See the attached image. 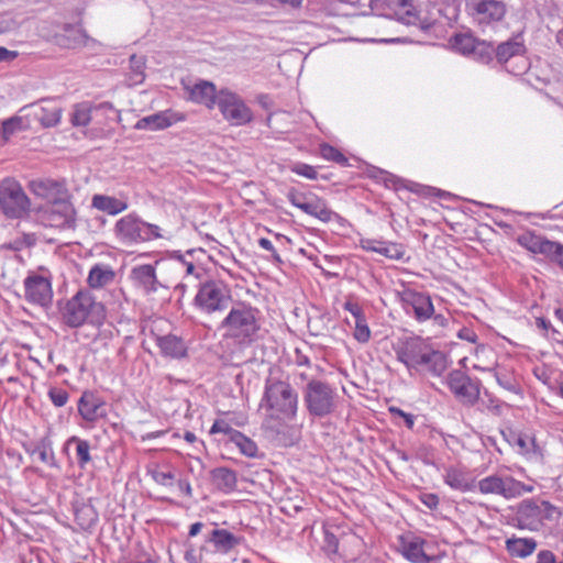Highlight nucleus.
Masks as SVG:
<instances>
[{"label":"nucleus","instance_id":"obj_15","mask_svg":"<svg viewBox=\"0 0 563 563\" xmlns=\"http://www.w3.org/2000/svg\"><path fill=\"white\" fill-rule=\"evenodd\" d=\"M468 8L479 24L500 21L506 13V4L498 0H471Z\"/></svg>","mask_w":563,"mask_h":563},{"label":"nucleus","instance_id":"obj_40","mask_svg":"<svg viewBox=\"0 0 563 563\" xmlns=\"http://www.w3.org/2000/svg\"><path fill=\"white\" fill-rule=\"evenodd\" d=\"M477 40L478 38L468 33L456 34L452 37L451 45L456 52L471 56Z\"/></svg>","mask_w":563,"mask_h":563},{"label":"nucleus","instance_id":"obj_4","mask_svg":"<svg viewBox=\"0 0 563 563\" xmlns=\"http://www.w3.org/2000/svg\"><path fill=\"white\" fill-rule=\"evenodd\" d=\"M338 394L329 383L311 379L303 389V401L310 416L323 418L336 408Z\"/></svg>","mask_w":563,"mask_h":563},{"label":"nucleus","instance_id":"obj_59","mask_svg":"<svg viewBox=\"0 0 563 563\" xmlns=\"http://www.w3.org/2000/svg\"><path fill=\"white\" fill-rule=\"evenodd\" d=\"M420 501L429 509H435L439 505V497L435 494H422Z\"/></svg>","mask_w":563,"mask_h":563},{"label":"nucleus","instance_id":"obj_61","mask_svg":"<svg viewBox=\"0 0 563 563\" xmlns=\"http://www.w3.org/2000/svg\"><path fill=\"white\" fill-rule=\"evenodd\" d=\"M555 555L549 550H543L538 553L537 563H554Z\"/></svg>","mask_w":563,"mask_h":563},{"label":"nucleus","instance_id":"obj_42","mask_svg":"<svg viewBox=\"0 0 563 563\" xmlns=\"http://www.w3.org/2000/svg\"><path fill=\"white\" fill-rule=\"evenodd\" d=\"M495 52H496V49L492 45V43L477 40L471 57H473L474 59H476L481 63L487 64L493 59Z\"/></svg>","mask_w":563,"mask_h":563},{"label":"nucleus","instance_id":"obj_24","mask_svg":"<svg viewBox=\"0 0 563 563\" xmlns=\"http://www.w3.org/2000/svg\"><path fill=\"white\" fill-rule=\"evenodd\" d=\"M423 543L419 537H401L400 552L412 563H430L431 559L424 553Z\"/></svg>","mask_w":563,"mask_h":563},{"label":"nucleus","instance_id":"obj_57","mask_svg":"<svg viewBox=\"0 0 563 563\" xmlns=\"http://www.w3.org/2000/svg\"><path fill=\"white\" fill-rule=\"evenodd\" d=\"M550 261L554 262L563 269V245L561 243L555 242Z\"/></svg>","mask_w":563,"mask_h":563},{"label":"nucleus","instance_id":"obj_45","mask_svg":"<svg viewBox=\"0 0 563 563\" xmlns=\"http://www.w3.org/2000/svg\"><path fill=\"white\" fill-rule=\"evenodd\" d=\"M210 433H223L228 437L229 441L232 442L235 439V434H239L240 431L233 429L228 421L218 419L213 422Z\"/></svg>","mask_w":563,"mask_h":563},{"label":"nucleus","instance_id":"obj_1","mask_svg":"<svg viewBox=\"0 0 563 563\" xmlns=\"http://www.w3.org/2000/svg\"><path fill=\"white\" fill-rule=\"evenodd\" d=\"M260 409L264 410V426L278 429L295 419L298 411V394L286 380L268 377Z\"/></svg>","mask_w":563,"mask_h":563},{"label":"nucleus","instance_id":"obj_10","mask_svg":"<svg viewBox=\"0 0 563 563\" xmlns=\"http://www.w3.org/2000/svg\"><path fill=\"white\" fill-rule=\"evenodd\" d=\"M476 487L482 494L500 495L506 499L519 497L525 490H531V488L526 489L521 482L511 476L499 475H490L481 479Z\"/></svg>","mask_w":563,"mask_h":563},{"label":"nucleus","instance_id":"obj_37","mask_svg":"<svg viewBox=\"0 0 563 563\" xmlns=\"http://www.w3.org/2000/svg\"><path fill=\"white\" fill-rule=\"evenodd\" d=\"M170 124L168 115L165 112H158L140 119L135 129L156 131L168 128Z\"/></svg>","mask_w":563,"mask_h":563},{"label":"nucleus","instance_id":"obj_44","mask_svg":"<svg viewBox=\"0 0 563 563\" xmlns=\"http://www.w3.org/2000/svg\"><path fill=\"white\" fill-rule=\"evenodd\" d=\"M371 329L367 324L366 317L363 316L354 320V339L360 343H367L371 339Z\"/></svg>","mask_w":563,"mask_h":563},{"label":"nucleus","instance_id":"obj_34","mask_svg":"<svg viewBox=\"0 0 563 563\" xmlns=\"http://www.w3.org/2000/svg\"><path fill=\"white\" fill-rule=\"evenodd\" d=\"M114 276L115 274L110 266L96 264L88 274L87 283L91 288H101L112 283Z\"/></svg>","mask_w":563,"mask_h":563},{"label":"nucleus","instance_id":"obj_47","mask_svg":"<svg viewBox=\"0 0 563 563\" xmlns=\"http://www.w3.org/2000/svg\"><path fill=\"white\" fill-rule=\"evenodd\" d=\"M320 153L323 158L339 164H345L347 161L338 148L329 144L321 145Z\"/></svg>","mask_w":563,"mask_h":563},{"label":"nucleus","instance_id":"obj_64","mask_svg":"<svg viewBox=\"0 0 563 563\" xmlns=\"http://www.w3.org/2000/svg\"><path fill=\"white\" fill-rule=\"evenodd\" d=\"M459 338L468 342H476L477 335L470 329L463 328L459 331Z\"/></svg>","mask_w":563,"mask_h":563},{"label":"nucleus","instance_id":"obj_6","mask_svg":"<svg viewBox=\"0 0 563 563\" xmlns=\"http://www.w3.org/2000/svg\"><path fill=\"white\" fill-rule=\"evenodd\" d=\"M30 199L18 181L4 179L1 183L0 209L7 218H23L30 211Z\"/></svg>","mask_w":563,"mask_h":563},{"label":"nucleus","instance_id":"obj_26","mask_svg":"<svg viewBox=\"0 0 563 563\" xmlns=\"http://www.w3.org/2000/svg\"><path fill=\"white\" fill-rule=\"evenodd\" d=\"M448 368V358L444 353L430 349L419 363V372H428L433 376H441Z\"/></svg>","mask_w":563,"mask_h":563},{"label":"nucleus","instance_id":"obj_43","mask_svg":"<svg viewBox=\"0 0 563 563\" xmlns=\"http://www.w3.org/2000/svg\"><path fill=\"white\" fill-rule=\"evenodd\" d=\"M240 452L247 457H256L258 453L257 444L242 432L235 434V439L232 441Z\"/></svg>","mask_w":563,"mask_h":563},{"label":"nucleus","instance_id":"obj_7","mask_svg":"<svg viewBox=\"0 0 563 563\" xmlns=\"http://www.w3.org/2000/svg\"><path fill=\"white\" fill-rule=\"evenodd\" d=\"M69 199L67 198L41 208L38 211L41 223L59 230L75 229L77 212Z\"/></svg>","mask_w":563,"mask_h":563},{"label":"nucleus","instance_id":"obj_31","mask_svg":"<svg viewBox=\"0 0 563 563\" xmlns=\"http://www.w3.org/2000/svg\"><path fill=\"white\" fill-rule=\"evenodd\" d=\"M207 540L213 543L217 551L227 553L234 549L242 538L234 536L225 529H213Z\"/></svg>","mask_w":563,"mask_h":563},{"label":"nucleus","instance_id":"obj_46","mask_svg":"<svg viewBox=\"0 0 563 563\" xmlns=\"http://www.w3.org/2000/svg\"><path fill=\"white\" fill-rule=\"evenodd\" d=\"M76 519L82 528H89L96 522L97 515L91 507H82L76 511Z\"/></svg>","mask_w":563,"mask_h":563},{"label":"nucleus","instance_id":"obj_21","mask_svg":"<svg viewBox=\"0 0 563 563\" xmlns=\"http://www.w3.org/2000/svg\"><path fill=\"white\" fill-rule=\"evenodd\" d=\"M397 8L395 15L398 21L407 25H421L423 29L430 27L438 21L437 16H432L429 20H422L419 16L418 11L412 4V0H395Z\"/></svg>","mask_w":563,"mask_h":563},{"label":"nucleus","instance_id":"obj_17","mask_svg":"<svg viewBox=\"0 0 563 563\" xmlns=\"http://www.w3.org/2000/svg\"><path fill=\"white\" fill-rule=\"evenodd\" d=\"M401 300L413 310L415 318L419 322L430 319L434 313V307L429 295L407 289L401 294Z\"/></svg>","mask_w":563,"mask_h":563},{"label":"nucleus","instance_id":"obj_2","mask_svg":"<svg viewBox=\"0 0 563 563\" xmlns=\"http://www.w3.org/2000/svg\"><path fill=\"white\" fill-rule=\"evenodd\" d=\"M62 319L70 328L85 323L100 325L106 319V308L88 290H79L60 308Z\"/></svg>","mask_w":563,"mask_h":563},{"label":"nucleus","instance_id":"obj_28","mask_svg":"<svg viewBox=\"0 0 563 563\" xmlns=\"http://www.w3.org/2000/svg\"><path fill=\"white\" fill-rule=\"evenodd\" d=\"M541 501L526 499L520 503L517 516L522 526L531 527L541 523Z\"/></svg>","mask_w":563,"mask_h":563},{"label":"nucleus","instance_id":"obj_62","mask_svg":"<svg viewBox=\"0 0 563 563\" xmlns=\"http://www.w3.org/2000/svg\"><path fill=\"white\" fill-rule=\"evenodd\" d=\"M16 56L18 52L9 51L8 48L0 46V63L13 60Z\"/></svg>","mask_w":563,"mask_h":563},{"label":"nucleus","instance_id":"obj_3","mask_svg":"<svg viewBox=\"0 0 563 563\" xmlns=\"http://www.w3.org/2000/svg\"><path fill=\"white\" fill-rule=\"evenodd\" d=\"M257 314L258 310L251 306L244 303L235 305L221 321L224 336L234 340L241 345L252 344L256 341L261 330Z\"/></svg>","mask_w":563,"mask_h":563},{"label":"nucleus","instance_id":"obj_60","mask_svg":"<svg viewBox=\"0 0 563 563\" xmlns=\"http://www.w3.org/2000/svg\"><path fill=\"white\" fill-rule=\"evenodd\" d=\"M343 307L353 316L354 320L365 316L363 309L356 302L346 301Z\"/></svg>","mask_w":563,"mask_h":563},{"label":"nucleus","instance_id":"obj_56","mask_svg":"<svg viewBox=\"0 0 563 563\" xmlns=\"http://www.w3.org/2000/svg\"><path fill=\"white\" fill-rule=\"evenodd\" d=\"M258 245H260L262 249H264V250H266V251H268V252H271V253H272V258H273V261H274L275 263L280 264V263L283 262V261H282V258H280V256H279V254H278V253H277V251L275 250V247H274L273 243H272L268 239H266V238H261V239L258 240Z\"/></svg>","mask_w":563,"mask_h":563},{"label":"nucleus","instance_id":"obj_16","mask_svg":"<svg viewBox=\"0 0 563 563\" xmlns=\"http://www.w3.org/2000/svg\"><path fill=\"white\" fill-rule=\"evenodd\" d=\"M25 299L38 306H47L53 298L51 282L38 275L29 276L24 280Z\"/></svg>","mask_w":563,"mask_h":563},{"label":"nucleus","instance_id":"obj_38","mask_svg":"<svg viewBox=\"0 0 563 563\" xmlns=\"http://www.w3.org/2000/svg\"><path fill=\"white\" fill-rule=\"evenodd\" d=\"M147 474L156 484L165 487H172L176 482V474L169 466L164 470L157 464L151 465L147 467Z\"/></svg>","mask_w":563,"mask_h":563},{"label":"nucleus","instance_id":"obj_30","mask_svg":"<svg viewBox=\"0 0 563 563\" xmlns=\"http://www.w3.org/2000/svg\"><path fill=\"white\" fill-rule=\"evenodd\" d=\"M211 481L221 492L228 494L236 489L238 477L235 471L229 467H217L211 471Z\"/></svg>","mask_w":563,"mask_h":563},{"label":"nucleus","instance_id":"obj_33","mask_svg":"<svg viewBox=\"0 0 563 563\" xmlns=\"http://www.w3.org/2000/svg\"><path fill=\"white\" fill-rule=\"evenodd\" d=\"M506 549L511 556L527 558L537 549V541L532 538H510L506 541Z\"/></svg>","mask_w":563,"mask_h":563},{"label":"nucleus","instance_id":"obj_18","mask_svg":"<svg viewBox=\"0 0 563 563\" xmlns=\"http://www.w3.org/2000/svg\"><path fill=\"white\" fill-rule=\"evenodd\" d=\"M89 36L79 25L64 24L62 32L53 37L54 44L62 48L75 49L87 45Z\"/></svg>","mask_w":563,"mask_h":563},{"label":"nucleus","instance_id":"obj_41","mask_svg":"<svg viewBox=\"0 0 563 563\" xmlns=\"http://www.w3.org/2000/svg\"><path fill=\"white\" fill-rule=\"evenodd\" d=\"M92 107L89 103L82 102L74 106L71 114V124L75 126H86L91 121Z\"/></svg>","mask_w":563,"mask_h":563},{"label":"nucleus","instance_id":"obj_48","mask_svg":"<svg viewBox=\"0 0 563 563\" xmlns=\"http://www.w3.org/2000/svg\"><path fill=\"white\" fill-rule=\"evenodd\" d=\"M130 68L135 76V81L141 82L144 78L145 58L135 54L131 55Z\"/></svg>","mask_w":563,"mask_h":563},{"label":"nucleus","instance_id":"obj_63","mask_svg":"<svg viewBox=\"0 0 563 563\" xmlns=\"http://www.w3.org/2000/svg\"><path fill=\"white\" fill-rule=\"evenodd\" d=\"M295 363L298 366H309L310 360L307 355H305L299 349H296L295 351Z\"/></svg>","mask_w":563,"mask_h":563},{"label":"nucleus","instance_id":"obj_49","mask_svg":"<svg viewBox=\"0 0 563 563\" xmlns=\"http://www.w3.org/2000/svg\"><path fill=\"white\" fill-rule=\"evenodd\" d=\"M32 453L37 454L38 460L42 463L54 464V453H53V450L48 445H46L44 443L38 444L35 446V449L33 450Z\"/></svg>","mask_w":563,"mask_h":563},{"label":"nucleus","instance_id":"obj_55","mask_svg":"<svg viewBox=\"0 0 563 563\" xmlns=\"http://www.w3.org/2000/svg\"><path fill=\"white\" fill-rule=\"evenodd\" d=\"M389 412L394 416L401 417L404 419V422L408 429H412L415 426V416L408 412H405L400 408L397 407H390Z\"/></svg>","mask_w":563,"mask_h":563},{"label":"nucleus","instance_id":"obj_22","mask_svg":"<svg viewBox=\"0 0 563 563\" xmlns=\"http://www.w3.org/2000/svg\"><path fill=\"white\" fill-rule=\"evenodd\" d=\"M188 99L207 108L212 109L218 102V95L216 93V86L211 81L199 80L194 86H186Z\"/></svg>","mask_w":563,"mask_h":563},{"label":"nucleus","instance_id":"obj_58","mask_svg":"<svg viewBox=\"0 0 563 563\" xmlns=\"http://www.w3.org/2000/svg\"><path fill=\"white\" fill-rule=\"evenodd\" d=\"M20 121L21 119H10V120H7L3 122V125H2V133L5 137H8L9 135L13 134L16 129H18V125L20 124Z\"/></svg>","mask_w":563,"mask_h":563},{"label":"nucleus","instance_id":"obj_19","mask_svg":"<svg viewBox=\"0 0 563 563\" xmlns=\"http://www.w3.org/2000/svg\"><path fill=\"white\" fill-rule=\"evenodd\" d=\"M130 278L134 286L141 288L146 294L155 292L159 285L155 267L151 264L133 267L130 273Z\"/></svg>","mask_w":563,"mask_h":563},{"label":"nucleus","instance_id":"obj_20","mask_svg":"<svg viewBox=\"0 0 563 563\" xmlns=\"http://www.w3.org/2000/svg\"><path fill=\"white\" fill-rule=\"evenodd\" d=\"M78 412L84 420L93 422L106 417L103 401L91 391H84L78 400Z\"/></svg>","mask_w":563,"mask_h":563},{"label":"nucleus","instance_id":"obj_13","mask_svg":"<svg viewBox=\"0 0 563 563\" xmlns=\"http://www.w3.org/2000/svg\"><path fill=\"white\" fill-rule=\"evenodd\" d=\"M30 189L35 196L45 199L48 205L70 198L65 180L38 178L30 181Z\"/></svg>","mask_w":563,"mask_h":563},{"label":"nucleus","instance_id":"obj_9","mask_svg":"<svg viewBox=\"0 0 563 563\" xmlns=\"http://www.w3.org/2000/svg\"><path fill=\"white\" fill-rule=\"evenodd\" d=\"M446 384L455 398L466 406H473L479 397V380L471 378L460 369L449 373Z\"/></svg>","mask_w":563,"mask_h":563},{"label":"nucleus","instance_id":"obj_36","mask_svg":"<svg viewBox=\"0 0 563 563\" xmlns=\"http://www.w3.org/2000/svg\"><path fill=\"white\" fill-rule=\"evenodd\" d=\"M495 56L499 63H507L511 57L520 56L525 52V46L521 42L510 40L500 43L496 48Z\"/></svg>","mask_w":563,"mask_h":563},{"label":"nucleus","instance_id":"obj_54","mask_svg":"<svg viewBox=\"0 0 563 563\" xmlns=\"http://www.w3.org/2000/svg\"><path fill=\"white\" fill-rule=\"evenodd\" d=\"M159 230H161L159 227H157L156 224L144 222V227H143L144 242L162 238Z\"/></svg>","mask_w":563,"mask_h":563},{"label":"nucleus","instance_id":"obj_8","mask_svg":"<svg viewBox=\"0 0 563 563\" xmlns=\"http://www.w3.org/2000/svg\"><path fill=\"white\" fill-rule=\"evenodd\" d=\"M218 107L224 119L234 125H243L252 121L253 113L243 99L229 90L218 93Z\"/></svg>","mask_w":563,"mask_h":563},{"label":"nucleus","instance_id":"obj_52","mask_svg":"<svg viewBox=\"0 0 563 563\" xmlns=\"http://www.w3.org/2000/svg\"><path fill=\"white\" fill-rule=\"evenodd\" d=\"M287 198L289 200V202L297 207L298 209H300V206H303V203H306L308 201V199L310 198V196H307L302 192H299L297 191L296 189H290L287 194Z\"/></svg>","mask_w":563,"mask_h":563},{"label":"nucleus","instance_id":"obj_27","mask_svg":"<svg viewBox=\"0 0 563 563\" xmlns=\"http://www.w3.org/2000/svg\"><path fill=\"white\" fill-rule=\"evenodd\" d=\"M161 353L173 358H181L187 354V346L181 338L174 334L156 338Z\"/></svg>","mask_w":563,"mask_h":563},{"label":"nucleus","instance_id":"obj_25","mask_svg":"<svg viewBox=\"0 0 563 563\" xmlns=\"http://www.w3.org/2000/svg\"><path fill=\"white\" fill-rule=\"evenodd\" d=\"M517 242L529 252L545 255L548 258H550L555 244L554 241L537 235L533 232H526L519 235Z\"/></svg>","mask_w":563,"mask_h":563},{"label":"nucleus","instance_id":"obj_50","mask_svg":"<svg viewBox=\"0 0 563 563\" xmlns=\"http://www.w3.org/2000/svg\"><path fill=\"white\" fill-rule=\"evenodd\" d=\"M290 169L297 175L303 176L308 179H316L318 175L313 166L305 163H297L292 165Z\"/></svg>","mask_w":563,"mask_h":563},{"label":"nucleus","instance_id":"obj_53","mask_svg":"<svg viewBox=\"0 0 563 563\" xmlns=\"http://www.w3.org/2000/svg\"><path fill=\"white\" fill-rule=\"evenodd\" d=\"M541 521L543 520H550L553 519L554 516L559 517L561 514L558 510V508L553 505H551L549 501L542 500L541 501Z\"/></svg>","mask_w":563,"mask_h":563},{"label":"nucleus","instance_id":"obj_39","mask_svg":"<svg viewBox=\"0 0 563 563\" xmlns=\"http://www.w3.org/2000/svg\"><path fill=\"white\" fill-rule=\"evenodd\" d=\"M67 445H76L77 463L81 470H85L88 463L91 462L90 443L87 440L78 437H71L66 442Z\"/></svg>","mask_w":563,"mask_h":563},{"label":"nucleus","instance_id":"obj_23","mask_svg":"<svg viewBox=\"0 0 563 563\" xmlns=\"http://www.w3.org/2000/svg\"><path fill=\"white\" fill-rule=\"evenodd\" d=\"M360 245L367 252H375L390 260H400L406 252L402 244L382 240L361 239Z\"/></svg>","mask_w":563,"mask_h":563},{"label":"nucleus","instance_id":"obj_32","mask_svg":"<svg viewBox=\"0 0 563 563\" xmlns=\"http://www.w3.org/2000/svg\"><path fill=\"white\" fill-rule=\"evenodd\" d=\"M91 205L93 208L110 216H115L128 209V203L124 200L106 195H95Z\"/></svg>","mask_w":563,"mask_h":563},{"label":"nucleus","instance_id":"obj_35","mask_svg":"<svg viewBox=\"0 0 563 563\" xmlns=\"http://www.w3.org/2000/svg\"><path fill=\"white\" fill-rule=\"evenodd\" d=\"M444 482L453 489L461 492L472 490L476 487L474 481L470 479L463 472L451 468L446 471Z\"/></svg>","mask_w":563,"mask_h":563},{"label":"nucleus","instance_id":"obj_5","mask_svg":"<svg viewBox=\"0 0 563 563\" xmlns=\"http://www.w3.org/2000/svg\"><path fill=\"white\" fill-rule=\"evenodd\" d=\"M230 289L221 282L207 280L200 284L194 306L205 314L222 313L231 302Z\"/></svg>","mask_w":563,"mask_h":563},{"label":"nucleus","instance_id":"obj_11","mask_svg":"<svg viewBox=\"0 0 563 563\" xmlns=\"http://www.w3.org/2000/svg\"><path fill=\"white\" fill-rule=\"evenodd\" d=\"M430 349L431 346L424 340L409 338L400 342L395 352L397 360L412 373V371L419 372V363Z\"/></svg>","mask_w":563,"mask_h":563},{"label":"nucleus","instance_id":"obj_29","mask_svg":"<svg viewBox=\"0 0 563 563\" xmlns=\"http://www.w3.org/2000/svg\"><path fill=\"white\" fill-rule=\"evenodd\" d=\"M300 210L322 222H330L334 218H338V213L329 209L327 203L317 196H310L308 201L303 203V206H300Z\"/></svg>","mask_w":563,"mask_h":563},{"label":"nucleus","instance_id":"obj_51","mask_svg":"<svg viewBox=\"0 0 563 563\" xmlns=\"http://www.w3.org/2000/svg\"><path fill=\"white\" fill-rule=\"evenodd\" d=\"M48 397L56 407H63L68 400V393L62 388H51Z\"/></svg>","mask_w":563,"mask_h":563},{"label":"nucleus","instance_id":"obj_14","mask_svg":"<svg viewBox=\"0 0 563 563\" xmlns=\"http://www.w3.org/2000/svg\"><path fill=\"white\" fill-rule=\"evenodd\" d=\"M144 221L135 213L119 219L114 225V234L123 244L132 245L144 242Z\"/></svg>","mask_w":563,"mask_h":563},{"label":"nucleus","instance_id":"obj_12","mask_svg":"<svg viewBox=\"0 0 563 563\" xmlns=\"http://www.w3.org/2000/svg\"><path fill=\"white\" fill-rule=\"evenodd\" d=\"M21 112L26 117L37 120L43 128H53L57 125L62 118V108L52 99H42L37 102L24 106Z\"/></svg>","mask_w":563,"mask_h":563}]
</instances>
